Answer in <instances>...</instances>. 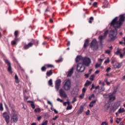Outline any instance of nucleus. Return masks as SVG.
Returning a JSON list of instances; mask_svg holds the SVG:
<instances>
[{"label":"nucleus","instance_id":"obj_1","mask_svg":"<svg viewBox=\"0 0 125 125\" xmlns=\"http://www.w3.org/2000/svg\"><path fill=\"white\" fill-rule=\"evenodd\" d=\"M118 17H116L111 22V26L114 27L115 29L111 30L109 32V38L110 41H115L117 39V35H118L117 29L121 28V26L123 25V23L125 22V17L124 15L120 16V19L118 21Z\"/></svg>","mask_w":125,"mask_h":125},{"label":"nucleus","instance_id":"obj_2","mask_svg":"<svg viewBox=\"0 0 125 125\" xmlns=\"http://www.w3.org/2000/svg\"><path fill=\"white\" fill-rule=\"evenodd\" d=\"M11 122L12 123H17L18 122V116L16 114V110L14 109H12Z\"/></svg>","mask_w":125,"mask_h":125},{"label":"nucleus","instance_id":"obj_3","mask_svg":"<svg viewBox=\"0 0 125 125\" xmlns=\"http://www.w3.org/2000/svg\"><path fill=\"white\" fill-rule=\"evenodd\" d=\"M82 64L86 67H89V66L91 64V60L90 58L88 57H83L82 60Z\"/></svg>","mask_w":125,"mask_h":125},{"label":"nucleus","instance_id":"obj_4","mask_svg":"<svg viewBox=\"0 0 125 125\" xmlns=\"http://www.w3.org/2000/svg\"><path fill=\"white\" fill-rule=\"evenodd\" d=\"M63 88H64V90L68 91L71 89V80L69 79H67L66 80Z\"/></svg>","mask_w":125,"mask_h":125},{"label":"nucleus","instance_id":"obj_5","mask_svg":"<svg viewBox=\"0 0 125 125\" xmlns=\"http://www.w3.org/2000/svg\"><path fill=\"white\" fill-rule=\"evenodd\" d=\"M85 67L84 65L82 62H79L77 65V72H82L84 71Z\"/></svg>","mask_w":125,"mask_h":125},{"label":"nucleus","instance_id":"obj_6","mask_svg":"<svg viewBox=\"0 0 125 125\" xmlns=\"http://www.w3.org/2000/svg\"><path fill=\"white\" fill-rule=\"evenodd\" d=\"M90 46L93 50L97 49V48H98V44L97 43V41H96V40H93L91 42Z\"/></svg>","mask_w":125,"mask_h":125},{"label":"nucleus","instance_id":"obj_7","mask_svg":"<svg viewBox=\"0 0 125 125\" xmlns=\"http://www.w3.org/2000/svg\"><path fill=\"white\" fill-rule=\"evenodd\" d=\"M3 117L4 118L6 124L8 125L9 124V122H10V118L9 117V115L6 112H4L3 113Z\"/></svg>","mask_w":125,"mask_h":125},{"label":"nucleus","instance_id":"obj_8","mask_svg":"<svg viewBox=\"0 0 125 125\" xmlns=\"http://www.w3.org/2000/svg\"><path fill=\"white\" fill-rule=\"evenodd\" d=\"M108 33L109 31L106 30L104 32V36L101 35L99 37V40L100 41V43H101V44H102V41H103V39H105V38L107 37Z\"/></svg>","mask_w":125,"mask_h":125},{"label":"nucleus","instance_id":"obj_9","mask_svg":"<svg viewBox=\"0 0 125 125\" xmlns=\"http://www.w3.org/2000/svg\"><path fill=\"white\" fill-rule=\"evenodd\" d=\"M5 62L6 63H7V65H8V71L9 72V73H10V74L12 73V69L11 68V63H10V62H9V61H8V60H4Z\"/></svg>","mask_w":125,"mask_h":125},{"label":"nucleus","instance_id":"obj_10","mask_svg":"<svg viewBox=\"0 0 125 125\" xmlns=\"http://www.w3.org/2000/svg\"><path fill=\"white\" fill-rule=\"evenodd\" d=\"M60 96L61 97H62L63 98H67V96L65 91L63 90V89H61L59 91Z\"/></svg>","mask_w":125,"mask_h":125},{"label":"nucleus","instance_id":"obj_11","mask_svg":"<svg viewBox=\"0 0 125 125\" xmlns=\"http://www.w3.org/2000/svg\"><path fill=\"white\" fill-rule=\"evenodd\" d=\"M60 85H61V80L59 79L57 80L55 82V87L57 91H58V90H59V87H60Z\"/></svg>","mask_w":125,"mask_h":125},{"label":"nucleus","instance_id":"obj_12","mask_svg":"<svg viewBox=\"0 0 125 125\" xmlns=\"http://www.w3.org/2000/svg\"><path fill=\"white\" fill-rule=\"evenodd\" d=\"M34 45V43L33 42H29L28 44H25L23 45V49L26 50L27 49H29L30 47H32Z\"/></svg>","mask_w":125,"mask_h":125},{"label":"nucleus","instance_id":"obj_13","mask_svg":"<svg viewBox=\"0 0 125 125\" xmlns=\"http://www.w3.org/2000/svg\"><path fill=\"white\" fill-rule=\"evenodd\" d=\"M114 93H109L107 96H108L109 98V101H114L115 99H116V97L115 96H113Z\"/></svg>","mask_w":125,"mask_h":125},{"label":"nucleus","instance_id":"obj_14","mask_svg":"<svg viewBox=\"0 0 125 125\" xmlns=\"http://www.w3.org/2000/svg\"><path fill=\"white\" fill-rule=\"evenodd\" d=\"M83 57L82 56H77V57L76 58L75 61L77 63L78 62H80V61H83Z\"/></svg>","mask_w":125,"mask_h":125},{"label":"nucleus","instance_id":"obj_15","mask_svg":"<svg viewBox=\"0 0 125 125\" xmlns=\"http://www.w3.org/2000/svg\"><path fill=\"white\" fill-rule=\"evenodd\" d=\"M73 73H74V68L72 67L70 70L68 72L67 77H71L72 75H73Z\"/></svg>","mask_w":125,"mask_h":125},{"label":"nucleus","instance_id":"obj_16","mask_svg":"<svg viewBox=\"0 0 125 125\" xmlns=\"http://www.w3.org/2000/svg\"><path fill=\"white\" fill-rule=\"evenodd\" d=\"M83 106L81 105L80 106L79 110L77 111V114H78V115H81V114H82V113H83Z\"/></svg>","mask_w":125,"mask_h":125},{"label":"nucleus","instance_id":"obj_17","mask_svg":"<svg viewBox=\"0 0 125 125\" xmlns=\"http://www.w3.org/2000/svg\"><path fill=\"white\" fill-rule=\"evenodd\" d=\"M103 8H107L109 7V3L107 1H104V2Z\"/></svg>","mask_w":125,"mask_h":125},{"label":"nucleus","instance_id":"obj_18","mask_svg":"<svg viewBox=\"0 0 125 125\" xmlns=\"http://www.w3.org/2000/svg\"><path fill=\"white\" fill-rule=\"evenodd\" d=\"M114 68L116 69H120L121 67H122V64L119 62L116 63L114 65Z\"/></svg>","mask_w":125,"mask_h":125},{"label":"nucleus","instance_id":"obj_19","mask_svg":"<svg viewBox=\"0 0 125 125\" xmlns=\"http://www.w3.org/2000/svg\"><path fill=\"white\" fill-rule=\"evenodd\" d=\"M95 103H96V100L92 101L89 104V106H90V108H92V107L94 106V104H95Z\"/></svg>","mask_w":125,"mask_h":125},{"label":"nucleus","instance_id":"obj_20","mask_svg":"<svg viewBox=\"0 0 125 125\" xmlns=\"http://www.w3.org/2000/svg\"><path fill=\"white\" fill-rule=\"evenodd\" d=\"M53 74V72H52V70H50L49 71H47L46 75L47 76V77H50L51 75Z\"/></svg>","mask_w":125,"mask_h":125},{"label":"nucleus","instance_id":"obj_21","mask_svg":"<svg viewBox=\"0 0 125 125\" xmlns=\"http://www.w3.org/2000/svg\"><path fill=\"white\" fill-rule=\"evenodd\" d=\"M88 40H87L85 41L84 45H83V47L84 48H86V47H87V46H88Z\"/></svg>","mask_w":125,"mask_h":125},{"label":"nucleus","instance_id":"obj_22","mask_svg":"<svg viewBox=\"0 0 125 125\" xmlns=\"http://www.w3.org/2000/svg\"><path fill=\"white\" fill-rule=\"evenodd\" d=\"M125 110L124 108H121L118 110V113H119V114H121L122 113H125Z\"/></svg>","mask_w":125,"mask_h":125},{"label":"nucleus","instance_id":"obj_23","mask_svg":"<svg viewBox=\"0 0 125 125\" xmlns=\"http://www.w3.org/2000/svg\"><path fill=\"white\" fill-rule=\"evenodd\" d=\"M122 51V49H119V48H117V50L115 53V54H116V55H119V54H120L122 53V52H121Z\"/></svg>","mask_w":125,"mask_h":125},{"label":"nucleus","instance_id":"obj_24","mask_svg":"<svg viewBox=\"0 0 125 125\" xmlns=\"http://www.w3.org/2000/svg\"><path fill=\"white\" fill-rule=\"evenodd\" d=\"M15 82L17 83H19V79L18 78V76L16 74L15 76Z\"/></svg>","mask_w":125,"mask_h":125},{"label":"nucleus","instance_id":"obj_25","mask_svg":"<svg viewBox=\"0 0 125 125\" xmlns=\"http://www.w3.org/2000/svg\"><path fill=\"white\" fill-rule=\"evenodd\" d=\"M91 82L88 81V80H87L86 83L84 84V86H88L89 84H91Z\"/></svg>","mask_w":125,"mask_h":125},{"label":"nucleus","instance_id":"obj_26","mask_svg":"<svg viewBox=\"0 0 125 125\" xmlns=\"http://www.w3.org/2000/svg\"><path fill=\"white\" fill-rule=\"evenodd\" d=\"M14 35H15V38H17L18 37V36H19V32L18 31L16 30L15 31L14 33Z\"/></svg>","mask_w":125,"mask_h":125},{"label":"nucleus","instance_id":"obj_27","mask_svg":"<svg viewBox=\"0 0 125 125\" xmlns=\"http://www.w3.org/2000/svg\"><path fill=\"white\" fill-rule=\"evenodd\" d=\"M48 84L49 85H51V86H52V79H50L49 81H48Z\"/></svg>","mask_w":125,"mask_h":125},{"label":"nucleus","instance_id":"obj_28","mask_svg":"<svg viewBox=\"0 0 125 125\" xmlns=\"http://www.w3.org/2000/svg\"><path fill=\"white\" fill-rule=\"evenodd\" d=\"M12 45H15L17 44V42L15 41V40L12 41L11 42Z\"/></svg>","mask_w":125,"mask_h":125},{"label":"nucleus","instance_id":"obj_29","mask_svg":"<svg viewBox=\"0 0 125 125\" xmlns=\"http://www.w3.org/2000/svg\"><path fill=\"white\" fill-rule=\"evenodd\" d=\"M0 111H3V106L2 103H0Z\"/></svg>","mask_w":125,"mask_h":125},{"label":"nucleus","instance_id":"obj_30","mask_svg":"<svg viewBox=\"0 0 125 125\" xmlns=\"http://www.w3.org/2000/svg\"><path fill=\"white\" fill-rule=\"evenodd\" d=\"M62 61H63V59H62V58H60L58 60L56 61V62L57 63H59L60 62H62Z\"/></svg>","mask_w":125,"mask_h":125},{"label":"nucleus","instance_id":"obj_31","mask_svg":"<svg viewBox=\"0 0 125 125\" xmlns=\"http://www.w3.org/2000/svg\"><path fill=\"white\" fill-rule=\"evenodd\" d=\"M48 123V121L47 120H45V121H43L41 125H47V123Z\"/></svg>","mask_w":125,"mask_h":125},{"label":"nucleus","instance_id":"obj_32","mask_svg":"<svg viewBox=\"0 0 125 125\" xmlns=\"http://www.w3.org/2000/svg\"><path fill=\"white\" fill-rule=\"evenodd\" d=\"M95 77V76L94 75H92L90 77V80L91 81H93L94 80V77Z\"/></svg>","mask_w":125,"mask_h":125},{"label":"nucleus","instance_id":"obj_33","mask_svg":"<svg viewBox=\"0 0 125 125\" xmlns=\"http://www.w3.org/2000/svg\"><path fill=\"white\" fill-rule=\"evenodd\" d=\"M122 121V118H117L116 122L117 124H120V122Z\"/></svg>","mask_w":125,"mask_h":125},{"label":"nucleus","instance_id":"obj_34","mask_svg":"<svg viewBox=\"0 0 125 125\" xmlns=\"http://www.w3.org/2000/svg\"><path fill=\"white\" fill-rule=\"evenodd\" d=\"M72 108H73V106L72 105H68L66 108V110H72Z\"/></svg>","mask_w":125,"mask_h":125},{"label":"nucleus","instance_id":"obj_35","mask_svg":"<svg viewBox=\"0 0 125 125\" xmlns=\"http://www.w3.org/2000/svg\"><path fill=\"white\" fill-rule=\"evenodd\" d=\"M35 112L40 113L41 112V109L37 108L34 110Z\"/></svg>","mask_w":125,"mask_h":125},{"label":"nucleus","instance_id":"obj_36","mask_svg":"<svg viewBox=\"0 0 125 125\" xmlns=\"http://www.w3.org/2000/svg\"><path fill=\"white\" fill-rule=\"evenodd\" d=\"M42 71V72H45V71H46V68L45 67V66H42L41 68Z\"/></svg>","mask_w":125,"mask_h":125},{"label":"nucleus","instance_id":"obj_37","mask_svg":"<svg viewBox=\"0 0 125 125\" xmlns=\"http://www.w3.org/2000/svg\"><path fill=\"white\" fill-rule=\"evenodd\" d=\"M100 66H101V63H96V65H95V68L96 69H97V68H99V67H100Z\"/></svg>","mask_w":125,"mask_h":125},{"label":"nucleus","instance_id":"obj_38","mask_svg":"<svg viewBox=\"0 0 125 125\" xmlns=\"http://www.w3.org/2000/svg\"><path fill=\"white\" fill-rule=\"evenodd\" d=\"M14 40L17 42H20V38H17V37H15Z\"/></svg>","mask_w":125,"mask_h":125},{"label":"nucleus","instance_id":"obj_39","mask_svg":"<svg viewBox=\"0 0 125 125\" xmlns=\"http://www.w3.org/2000/svg\"><path fill=\"white\" fill-rule=\"evenodd\" d=\"M83 97H84V93H82V94L79 96V98L82 99Z\"/></svg>","mask_w":125,"mask_h":125},{"label":"nucleus","instance_id":"obj_40","mask_svg":"<svg viewBox=\"0 0 125 125\" xmlns=\"http://www.w3.org/2000/svg\"><path fill=\"white\" fill-rule=\"evenodd\" d=\"M110 71L111 67H107L105 71L106 72V73H109V72H110Z\"/></svg>","mask_w":125,"mask_h":125},{"label":"nucleus","instance_id":"obj_41","mask_svg":"<svg viewBox=\"0 0 125 125\" xmlns=\"http://www.w3.org/2000/svg\"><path fill=\"white\" fill-rule=\"evenodd\" d=\"M124 53L122 54V53L121 54H120L119 56L120 57V58H124V56H125Z\"/></svg>","mask_w":125,"mask_h":125},{"label":"nucleus","instance_id":"obj_42","mask_svg":"<svg viewBox=\"0 0 125 125\" xmlns=\"http://www.w3.org/2000/svg\"><path fill=\"white\" fill-rule=\"evenodd\" d=\"M105 53H106V54H110L111 53V51H110V50H106Z\"/></svg>","mask_w":125,"mask_h":125},{"label":"nucleus","instance_id":"obj_43","mask_svg":"<svg viewBox=\"0 0 125 125\" xmlns=\"http://www.w3.org/2000/svg\"><path fill=\"white\" fill-rule=\"evenodd\" d=\"M76 101H77V98H76V97H74L73 98V100L72 102V104H74V103L75 102H76Z\"/></svg>","mask_w":125,"mask_h":125},{"label":"nucleus","instance_id":"obj_44","mask_svg":"<svg viewBox=\"0 0 125 125\" xmlns=\"http://www.w3.org/2000/svg\"><path fill=\"white\" fill-rule=\"evenodd\" d=\"M39 42L38 40L34 41V43H35V44H36L37 45H38V44H39Z\"/></svg>","mask_w":125,"mask_h":125},{"label":"nucleus","instance_id":"obj_45","mask_svg":"<svg viewBox=\"0 0 125 125\" xmlns=\"http://www.w3.org/2000/svg\"><path fill=\"white\" fill-rule=\"evenodd\" d=\"M109 62L110 60H109V58H107V60L104 61L105 64H107V63H109Z\"/></svg>","mask_w":125,"mask_h":125},{"label":"nucleus","instance_id":"obj_46","mask_svg":"<svg viewBox=\"0 0 125 125\" xmlns=\"http://www.w3.org/2000/svg\"><path fill=\"white\" fill-rule=\"evenodd\" d=\"M31 106L32 109H35V104H34V103L31 104Z\"/></svg>","mask_w":125,"mask_h":125},{"label":"nucleus","instance_id":"obj_47","mask_svg":"<svg viewBox=\"0 0 125 125\" xmlns=\"http://www.w3.org/2000/svg\"><path fill=\"white\" fill-rule=\"evenodd\" d=\"M47 67H48V68H52V67H53V65H52V64H47Z\"/></svg>","mask_w":125,"mask_h":125},{"label":"nucleus","instance_id":"obj_48","mask_svg":"<svg viewBox=\"0 0 125 125\" xmlns=\"http://www.w3.org/2000/svg\"><path fill=\"white\" fill-rule=\"evenodd\" d=\"M85 91H86V89L85 87L83 88L82 90L83 93H84Z\"/></svg>","mask_w":125,"mask_h":125},{"label":"nucleus","instance_id":"obj_49","mask_svg":"<svg viewBox=\"0 0 125 125\" xmlns=\"http://www.w3.org/2000/svg\"><path fill=\"white\" fill-rule=\"evenodd\" d=\"M75 89H76L75 91L76 92H79V88L78 87V86H76Z\"/></svg>","mask_w":125,"mask_h":125},{"label":"nucleus","instance_id":"obj_50","mask_svg":"<svg viewBox=\"0 0 125 125\" xmlns=\"http://www.w3.org/2000/svg\"><path fill=\"white\" fill-rule=\"evenodd\" d=\"M57 119H58V116H56L55 117V118H54L52 119V120H53V121H56Z\"/></svg>","mask_w":125,"mask_h":125},{"label":"nucleus","instance_id":"obj_51","mask_svg":"<svg viewBox=\"0 0 125 125\" xmlns=\"http://www.w3.org/2000/svg\"><path fill=\"white\" fill-rule=\"evenodd\" d=\"M90 112V111H89V110H87V112H85L86 115L87 116H88V115H89Z\"/></svg>","mask_w":125,"mask_h":125},{"label":"nucleus","instance_id":"obj_52","mask_svg":"<svg viewBox=\"0 0 125 125\" xmlns=\"http://www.w3.org/2000/svg\"><path fill=\"white\" fill-rule=\"evenodd\" d=\"M38 121H40L41 120H42V116H39L37 118Z\"/></svg>","mask_w":125,"mask_h":125},{"label":"nucleus","instance_id":"obj_53","mask_svg":"<svg viewBox=\"0 0 125 125\" xmlns=\"http://www.w3.org/2000/svg\"><path fill=\"white\" fill-rule=\"evenodd\" d=\"M93 6H96L97 5V2H94L93 4Z\"/></svg>","mask_w":125,"mask_h":125},{"label":"nucleus","instance_id":"obj_54","mask_svg":"<svg viewBox=\"0 0 125 125\" xmlns=\"http://www.w3.org/2000/svg\"><path fill=\"white\" fill-rule=\"evenodd\" d=\"M99 73H100V71L97 70L95 71V74H99Z\"/></svg>","mask_w":125,"mask_h":125},{"label":"nucleus","instance_id":"obj_55","mask_svg":"<svg viewBox=\"0 0 125 125\" xmlns=\"http://www.w3.org/2000/svg\"><path fill=\"white\" fill-rule=\"evenodd\" d=\"M47 103L49 105H52V103H51V101H48Z\"/></svg>","mask_w":125,"mask_h":125},{"label":"nucleus","instance_id":"obj_56","mask_svg":"<svg viewBox=\"0 0 125 125\" xmlns=\"http://www.w3.org/2000/svg\"><path fill=\"white\" fill-rule=\"evenodd\" d=\"M93 88H94V84H92V87L91 88L90 90H92V89H93Z\"/></svg>","mask_w":125,"mask_h":125},{"label":"nucleus","instance_id":"obj_57","mask_svg":"<svg viewBox=\"0 0 125 125\" xmlns=\"http://www.w3.org/2000/svg\"><path fill=\"white\" fill-rule=\"evenodd\" d=\"M98 60H99V61H100L101 62L104 61V59H99Z\"/></svg>","mask_w":125,"mask_h":125},{"label":"nucleus","instance_id":"obj_58","mask_svg":"<svg viewBox=\"0 0 125 125\" xmlns=\"http://www.w3.org/2000/svg\"><path fill=\"white\" fill-rule=\"evenodd\" d=\"M105 108H106V110H108V109H109V108H110L109 106H107L106 105H105Z\"/></svg>","mask_w":125,"mask_h":125},{"label":"nucleus","instance_id":"obj_59","mask_svg":"<svg viewBox=\"0 0 125 125\" xmlns=\"http://www.w3.org/2000/svg\"><path fill=\"white\" fill-rule=\"evenodd\" d=\"M92 71V69H90L89 70V73H88L89 75H90L91 74V72Z\"/></svg>","mask_w":125,"mask_h":125},{"label":"nucleus","instance_id":"obj_60","mask_svg":"<svg viewBox=\"0 0 125 125\" xmlns=\"http://www.w3.org/2000/svg\"><path fill=\"white\" fill-rule=\"evenodd\" d=\"M54 112L55 113V114H58V111H57L56 109H54Z\"/></svg>","mask_w":125,"mask_h":125},{"label":"nucleus","instance_id":"obj_61","mask_svg":"<svg viewBox=\"0 0 125 125\" xmlns=\"http://www.w3.org/2000/svg\"><path fill=\"white\" fill-rule=\"evenodd\" d=\"M94 20V19L93 18V17H91L90 18V20H91V21H93Z\"/></svg>","mask_w":125,"mask_h":125},{"label":"nucleus","instance_id":"obj_62","mask_svg":"<svg viewBox=\"0 0 125 125\" xmlns=\"http://www.w3.org/2000/svg\"><path fill=\"white\" fill-rule=\"evenodd\" d=\"M85 77H86L87 78H88L89 77V73L85 74Z\"/></svg>","mask_w":125,"mask_h":125},{"label":"nucleus","instance_id":"obj_63","mask_svg":"<svg viewBox=\"0 0 125 125\" xmlns=\"http://www.w3.org/2000/svg\"><path fill=\"white\" fill-rule=\"evenodd\" d=\"M31 125H37V123H33Z\"/></svg>","mask_w":125,"mask_h":125},{"label":"nucleus","instance_id":"obj_64","mask_svg":"<svg viewBox=\"0 0 125 125\" xmlns=\"http://www.w3.org/2000/svg\"><path fill=\"white\" fill-rule=\"evenodd\" d=\"M123 51H124V54H125V47L123 48Z\"/></svg>","mask_w":125,"mask_h":125}]
</instances>
